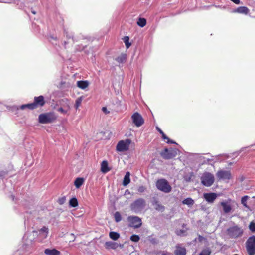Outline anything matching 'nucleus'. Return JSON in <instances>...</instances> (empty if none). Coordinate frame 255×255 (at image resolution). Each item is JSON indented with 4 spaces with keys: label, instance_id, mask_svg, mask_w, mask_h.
<instances>
[{
    "label": "nucleus",
    "instance_id": "14",
    "mask_svg": "<svg viewBox=\"0 0 255 255\" xmlns=\"http://www.w3.org/2000/svg\"><path fill=\"white\" fill-rule=\"evenodd\" d=\"M217 194L215 193H205L204 194V198L207 201L212 203L217 198Z\"/></svg>",
    "mask_w": 255,
    "mask_h": 255
},
{
    "label": "nucleus",
    "instance_id": "19",
    "mask_svg": "<svg viewBox=\"0 0 255 255\" xmlns=\"http://www.w3.org/2000/svg\"><path fill=\"white\" fill-rule=\"evenodd\" d=\"M110 168L108 167V164L107 161H103L101 164V171L103 173H107L110 171Z\"/></svg>",
    "mask_w": 255,
    "mask_h": 255
},
{
    "label": "nucleus",
    "instance_id": "15",
    "mask_svg": "<svg viewBox=\"0 0 255 255\" xmlns=\"http://www.w3.org/2000/svg\"><path fill=\"white\" fill-rule=\"evenodd\" d=\"M39 231V236L42 239H45L47 237L48 234L49 232V229L48 227L46 226H43L42 228L38 230Z\"/></svg>",
    "mask_w": 255,
    "mask_h": 255
},
{
    "label": "nucleus",
    "instance_id": "43",
    "mask_svg": "<svg viewBox=\"0 0 255 255\" xmlns=\"http://www.w3.org/2000/svg\"><path fill=\"white\" fill-rule=\"evenodd\" d=\"M162 136L164 139H168L167 143H173V141H170L169 138L167 137H166V135L164 133H163V134H162Z\"/></svg>",
    "mask_w": 255,
    "mask_h": 255
},
{
    "label": "nucleus",
    "instance_id": "46",
    "mask_svg": "<svg viewBox=\"0 0 255 255\" xmlns=\"http://www.w3.org/2000/svg\"><path fill=\"white\" fill-rule=\"evenodd\" d=\"M230 0L236 4H240V0Z\"/></svg>",
    "mask_w": 255,
    "mask_h": 255
},
{
    "label": "nucleus",
    "instance_id": "10",
    "mask_svg": "<svg viewBox=\"0 0 255 255\" xmlns=\"http://www.w3.org/2000/svg\"><path fill=\"white\" fill-rule=\"evenodd\" d=\"M233 201L231 199L223 201L220 202V205L222 207L223 211L224 213L228 214L232 210V203Z\"/></svg>",
    "mask_w": 255,
    "mask_h": 255
},
{
    "label": "nucleus",
    "instance_id": "3",
    "mask_svg": "<svg viewBox=\"0 0 255 255\" xmlns=\"http://www.w3.org/2000/svg\"><path fill=\"white\" fill-rule=\"evenodd\" d=\"M146 206V202L143 198H139L135 200L130 205V209L135 213L141 211Z\"/></svg>",
    "mask_w": 255,
    "mask_h": 255
},
{
    "label": "nucleus",
    "instance_id": "41",
    "mask_svg": "<svg viewBox=\"0 0 255 255\" xmlns=\"http://www.w3.org/2000/svg\"><path fill=\"white\" fill-rule=\"evenodd\" d=\"M192 175H190V176H185L184 177V180L186 181V182H189L191 181V177H192Z\"/></svg>",
    "mask_w": 255,
    "mask_h": 255
},
{
    "label": "nucleus",
    "instance_id": "25",
    "mask_svg": "<svg viewBox=\"0 0 255 255\" xmlns=\"http://www.w3.org/2000/svg\"><path fill=\"white\" fill-rule=\"evenodd\" d=\"M127 58V55L126 54H122L118 57L115 58V60H116L118 62L120 63H122L126 61Z\"/></svg>",
    "mask_w": 255,
    "mask_h": 255
},
{
    "label": "nucleus",
    "instance_id": "54",
    "mask_svg": "<svg viewBox=\"0 0 255 255\" xmlns=\"http://www.w3.org/2000/svg\"><path fill=\"white\" fill-rule=\"evenodd\" d=\"M32 13H33L34 14H35V12H34V11H33V12H32Z\"/></svg>",
    "mask_w": 255,
    "mask_h": 255
},
{
    "label": "nucleus",
    "instance_id": "28",
    "mask_svg": "<svg viewBox=\"0 0 255 255\" xmlns=\"http://www.w3.org/2000/svg\"><path fill=\"white\" fill-rule=\"evenodd\" d=\"M182 203L183 204L187 205L188 206H192L193 205L194 202V200L190 198H187L185 199H184Z\"/></svg>",
    "mask_w": 255,
    "mask_h": 255
},
{
    "label": "nucleus",
    "instance_id": "38",
    "mask_svg": "<svg viewBox=\"0 0 255 255\" xmlns=\"http://www.w3.org/2000/svg\"><path fill=\"white\" fill-rule=\"evenodd\" d=\"M65 201H66V197H62L61 198H60L58 200V202L60 205L63 204L65 202Z\"/></svg>",
    "mask_w": 255,
    "mask_h": 255
},
{
    "label": "nucleus",
    "instance_id": "29",
    "mask_svg": "<svg viewBox=\"0 0 255 255\" xmlns=\"http://www.w3.org/2000/svg\"><path fill=\"white\" fill-rule=\"evenodd\" d=\"M137 25L141 27H143L146 24V20L145 18H140L137 21Z\"/></svg>",
    "mask_w": 255,
    "mask_h": 255
},
{
    "label": "nucleus",
    "instance_id": "20",
    "mask_svg": "<svg viewBox=\"0 0 255 255\" xmlns=\"http://www.w3.org/2000/svg\"><path fill=\"white\" fill-rule=\"evenodd\" d=\"M174 253L175 255H186V251L184 248L177 246Z\"/></svg>",
    "mask_w": 255,
    "mask_h": 255
},
{
    "label": "nucleus",
    "instance_id": "5",
    "mask_svg": "<svg viewBox=\"0 0 255 255\" xmlns=\"http://www.w3.org/2000/svg\"><path fill=\"white\" fill-rule=\"evenodd\" d=\"M202 184L206 187L211 186L215 181L214 175L209 172H205L201 177Z\"/></svg>",
    "mask_w": 255,
    "mask_h": 255
},
{
    "label": "nucleus",
    "instance_id": "24",
    "mask_svg": "<svg viewBox=\"0 0 255 255\" xmlns=\"http://www.w3.org/2000/svg\"><path fill=\"white\" fill-rule=\"evenodd\" d=\"M84 180L83 178H77L74 181V185L76 188H79L83 184Z\"/></svg>",
    "mask_w": 255,
    "mask_h": 255
},
{
    "label": "nucleus",
    "instance_id": "51",
    "mask_svg": "<svg viewBox=\"0 0 255 255\" xmlns=\"http://www.w3.org/2000/svg\"><path fill=\"white\" fill-rule=\"evenodd\" d=\"M159 131H160V132L162 134H163V133H164L163 132V131H162V130H159Z\"/></svg>",
    "mask_w": 255,
    "mask_h": 255
},
{
    "label": "nucleus",
    "instance_id": "50",
    "mask_svg": "<svg viewBox=\"0 0 255 255\" xmlns=\"http://www.w3.org/2000/svg\"><path fill=\"white\" fill-rule=\"evenodd\" d=\"M119 246L121 248H123V247H124V245L123 244H119Z\"/></svg>",
    "mask_w": 255,
    "mask_h": 255
},
{
    "label": "nucleus",
    "instance_id": "4",
    "mask_svg": "<svg viewBox=\"0 0 255 255\" xmlns=\"http://www.w3.org/2000/svg\"><path fill=\"white\" fill-rule=\"evenodd\" d=\"M56 117L54 113L50 112L39 115V122L41 124L50 123L55 120Z\"/></svg>",
    "mask_w": 255,
    "mask_h": 255
},
{
    "label": "nucleus",
    "instance_id": "31",
    "mask_svg": "<svg viewBox=\"0 0 255 255\" xmlns=\"http://www.w3.org/2000/svg\"><path fill=\"white\" fill-rule=\"evenodd\" d=\"M249 198V196H245L244 197H243L241 199V203L243 205V206L249 209V206L247 205V200Z\"/></svg>",
    "mask_w": 255,
    "mask_h": 255
},
{
    "label": "nucleus",
    "instance_id": "18",
    "mask_svg": "<svg viewBox=\"0 0 255 255\" xmlns=\"http://www.w3.org/2000/svg\"><path fill=\"white\" fill-rule=\"evenodd\" d=\"M105 245L106 249H116L119 247L118 243L111 241L106 242Z\"/></svg>",
    "mask_w": 255,
    "mask_h": 255
},
{
    "label": "nucleus",
    "instance_id": "45",
    "mask_svg": "<svg viewBox=\"0 0 255 255\" xmlns=\"http://www.w3.org/2000/svg\"><path fill=\"white\" fill-rule=\"evenodd\" d=\"M198 239L199 242H202L203 240L205 239V238L201 235H199Z\"/></svg>",
    "mask_w": 255,
    "mask_h": 255
},
{
    "label": "nucleus",
    "instance_id": "32",
    "mask_svg": "<svg viewBox=\"0 0 255 255\" xmlns=\"http://www.w3.org/2000/svg\"><path fill=\"white\" fill-rule=\"evenodd\" d=\"M82 100H83L82 97H80L76 99V102H75V108L76 109H78L79 107L80 106V105L82 103Z\"/></svg>",
    "mask_w": 255,
    "mask_h": 255
},
{
    "label": "nucleus",
    "instance_id": "44",
    "mask_svg": "<svg viewBox=\"0 0 255 255\" xmlns=\"http://www.w3.org/2000/svg\"><path fill=\"white\" fill-rule=\"evenodd\" d=\"M102 110V111L105 114H108L109 113V111H108L106 107H103Z\"/></svg>",
    "mask_w": 255,
    "mask_h": 255
},
{
    "label": "nucleus",
    "instance_id": "11",
    "mask_svg": "<svg viewBox=\"0 0 255 255\" xmlns=\"http://www.w3.org/2000/svg\"><path fill=\"white\" fill-rule=\"evenodd\" d=\"M131 118L133 123L138 127H140L144 123V120L142 117L137 112L134 113Z\"/></svg>",
    "mask_w": 255,
    "mask_h": 255
},
{
    "label": "nucleus",
    "instance_id": "1",
    "mask_svg": "<svg viewBox=\"0 0 255 255\" xmlns=\"http://www.w3.org/2000/svg\"><path fill=\"white\" fill-rule=\"evenodd\" d=\"M227 234L232 238H237L243 234V229L237 225L229 227L227 230Z\"/></svg>",
    "mask_w": 255,
    "mask_h": 255
},
{
    "label": "nucleus",
    "instance_id": "16",
    "mask_svg": "<svg viewBox=\"0 0 255 255\" xmlns=\"http://www.w3.org/2000/svg\"><path fill=\"white\" fill-rule=\"evenodd\" d=\"M44 103L45 102L44 100V97L42 96L35 97L33 104H35V108L37 107V106H43Z\"/></svg>",
    "mask_w": 255,
    "mask_h": 255
},
{
    "label": "nucleus",
    "instance_id": "9",
    "mask_svg": "<svg viewBox=\"0 0 255 255\" xmlns=\"http://www.w3.org/2000/svg\"><path fill=\"white\" fill-rule=\"evenodd\" d=\"M216 176L219 180H229L232 179V174L230 171L220 170L218 171Z\"/></svg>",
    "mask_w": 255,
    "mask_h": 255
},
{
    "label": "nucleus",
    "instance_id": "49",
    "mask_svg": "<svg viewBox=\"0 0 255 255\" xmlns=\"http://www.w3.org/2000/svg\"><path fill=\"white\" fill-rule=\"evenodd\" d=\"M71 236L73 237V239L72 240V241H74L75 239V237L73 233H71Z\"/></svg>",
    "mask_w": 255,
    "mask_h": 255
},
{
    "label": "nucleus",
    "instance_id": "6",
    "mask_svg": "<svg viewBox=\"0 0 255 255\" xmlns=\"http://www.w3.org/2000/svg\"><path fill=\"white\" fill-rule=\"evenodd\" d=\"M246 248L249 255H255V236L250 237L246 242Z\"/></svg>",
    "mask_w": 255,
    "mask_h": 255
},
{
    "label": "nucleus",
    "instance_id": "37",
    "mask_svg": "<svg viewBox=\"0 0 255 255\" xmlns=\"http://www.w3.org/2000/svg\"><path fill=\"white\" fill-rule=\"evenodd\" d=\"M211 251L209 249H205L201 251L199 255H210Z\"/></svg>",
    "mask_w": 255,
    "mask_h": 255
},
{
    "label": "nucleus",
    "instance_id": "2",
    "mask_svg": "<svg viewBox=\"0 0 255 255\" xmlns=\"http://www.w3.org/2000/svg\"><path fill=\"white\" fill-rule=\"evenodd\" d=\"M157 188L165 193H168L171 191L172 187L169 182L165 179H158L156 182Z\"/></svg>",
    "mask_w": 255,
    "mask_h": 255
},
{
    "label": "nucleus",
    "instance_id": "47",
    "mask_svg": "<svg viewBox=\"0 0 255 255\" xmlns=\"http://www.w3.org/2000/svg\"><path fill=\"white\" fill-rule=\"evenodd\" d=\"M65 108L66 109L65 110H67V111L70 109V107L69 104H67Z\"/></svg>",
    "mask_w": 255,
    "mask_h": 255
},
{
    "label": "nucleus",
    "instance_id": "27",
    "mask_svg": "<svg viewBox=\"0 0 255 255\" xmlns=\"http://www.w3.org/2000/svg\"><path fill=\"white\" fill-rule=\"evenodd\" d=\"M27 108L29 109H34L35 108V104L33 103L22 105L20 106V109L24 110L25 108Z\"/></svg>",
    "mask_w": 255,
    "mask_h": 255
},
{
    "label": "nucleus",
    "instance_id": "23",
    "mask_svg": "<svg viewBox=\"0 0 255 255\" xmlns=\"http://www.w3.org/2000/svg\"><path fill=\"white\" fill-rule=\"evenodd\" d=\"M236 11L239 13L247 14L249 12V9L245 6H241L236 9Z\"/></svg>",
    "mask_w": 255,
    "mask_h": 255
},
{
    "label": "nucleus",
    "instance_id": "53",
    "mask_svg": "<svg viewBox=\"0 0 255 255\" xmlns=\"http://www.w3.org/2000/svg\"><path fill=\"white\" fill-rule=\"evenodd\" d=\"M11 197H12V199L13 200V199H14V197H13V196H11Z\"/></svg>",
    "mask_w": 255,
    "mask_h": 255
},
{
    "label": "nucleus",
    "instance_id": "40",
    "mask_svg": "<svg viewBox=\"0 0 255 255\" xmlns=\"http://www.w3.org/2000/svg\"><path fill=\"white\" fill-rule=\"evenodd\" d=\"M145 190V188L143 186H141L138 188V191L140 193L143 192Z\"/></svg>",
    "mask_w": 255,
    "mask_h": 255
},
{
    "label": "nucleus",
    "instance_id": "17",
    "mask_svg": "<svg viewBox=\"0 0 255 255\" xmlns=\"http://www.w3.org/2000/svg\"><path fill=\"white\" fill-rule=\"evenodd\" d=\"M44 253L47 255H60V252L55 249H46L44 250Z\"/></svg>",
    "mask_w": 255,
    "mask_h": 255
},
{
    "label": "nucleus",
    "instance_id": "48",
    "mask_svg": "<svg viewBox=\"0 0 255 255\" xmlns=\"http://www.w3.org/2000/svg\"><path fill=\"white\" fill-rule=\"evenodd\" d=\"M161 255H168L167 252H163Z\"/></svg>",
    "mask_w": 255,
    "mask_h": 255
},
{
    "label": "nucleus",
    "instance_id": "13",
    "mask_svg": "<svg viewBox=\"0 0 255 255\" xmlns=\"http://www.w3.org/2000/svg\"><path fill=\"white\" fill-rule=\"evenodd\" d=\"M152 204L154 206V209L157 211L163 212L164 210V206L161 204L155 198H153Z\"/></svg>",
    "mask_w": 255,
    "mask_h": 255
},
{
    "label": "nucleus",
    "instance_id": "7",
    "mask_svg": "<svg viewBox=\"0 0 255 255\" xmlns=\"http://www.w3.org/2000/svg\"><path fill=\"white\" fill-rule=\"evenodd\" d=\"M128 225L134 228H139L142 225L141 219L138 216H130L127 218Z\"/></svg>",
    "mask_w": 255,
    "mask_h": 255
},
{
    "label": "nucleus",
    "instance_id": "30",
    "mask_svg": "<svg viewBox=\"0 0 255 255\" xmlns=\"http://www.w3.org/2000/svg\"><path fill=\"white\" fill-rule=\"evenodd\" d=\"M69 205L73 207L77 206L78 205L77 199L76 198L71 199L69 201Z\"/></svg>",
    "mask_w": 255,
    "mask_h": 255
},
{
    "label": "nucleus",
    "instance_id": "26",
    "mask_svg": "<svg viewBox=\"0 0 255 255\" xmlns=\"http://www.w3.org/2000/svg\"><path fill=\"white\" fill-rule=\"evenodd\" d=\"M109 237L113 240H117L120 238V234L116 232L111 231L109 233Z\"/></svg>",
    "mask_w": 255,
    "mask_h": 255
},
{
    "label": "nucleus",
    "instance_id": "36",
    "mask_svg": "<svg viewBox=\"0 0 255 255\" xmlns=\"http://www.w3.org/2000/svg\"><path fill=\"white\" fill-rule=\"evenodd\" d=\"M249 228L252 232H255V223L254 222H251L250 223Z\"/></svg>",
    "mask_w": 255,
    "mask_h": 255
},
{
    "label": "nucleus",
    "instance_id": "21",
    "mask_svg": "<svg viewBox=\"0 0 255 255\" xmlns=\"http://www.w3.org/2000/svg\"><path fill=\"white\" fill-rule=\"evenodd\" d=\"M89 82L87 81H78L77 82V86L82 89H85L89 86Z\"/></svg>",
    "mask_w": 255,
    "mask_h": 255
},
{
    "label": "nucleus",
    "instance_id": "33",
    "mask_svg": "<svg viewBox=\"0 0 255 255\" xmlns=\"http://www.w3.org/2000/svg\"><path fill=\"white\" fill-rule=\"evenodd\" d=\"M129 38L128 36H125L123 38L124 42L127 48H128L131 46V43L129 42Z\"/></svg>",
    "mask_w": 255,
    "mask_h": 255
},
{
    "label": "nucleus",
    "instance_id": "52",
    "mask_svg": "<svg viewBox=\"0 0 255 255\" xmlns=\"http://www.w3.org/2000/svg\"><path fill=\"white\" fill-rule=\"evenodd\" d=\"M33 232H34V233H37V231H33Z\"/></svg>",
    "mask_w": 255,
    "mask_h": 255
},
{
    "label": "nucleus",
    "instance_id": "8",
    "mask_svg": "<svg viewBox=\"0 0 255 255\" xmlns=\"http://www.w3.org/2000/svg\"><path fill=\"white\" fill-rule=\"evenodd\" d=\"M131 143V141L129 139L120 141L116 146L117 150L120 152H124L128 150Z\"/></svg>",
    "mask_w": 255,
    "mask_h": 255
},
{
    "label": "nucleus",
    "instance_id": "42",
    "mask_svg": "<svg viewBox=\"0 0 255 255\" xmlns=\"http://www.w3.org/2000/svg\"><path fill=\"white\" fill-rule=\"evenodd\" d=\"M58 111L59 112H60L63 114H66L67 112V110H66L65 109H64L63 108L60 107L58 109Z\"/></svg>",
    "mask_w": 255,
    "mask_h": 255
},
{
    "label": "nucleus",
    "instance_id": "39",
    "mask_svg": "<svg viewBox=\"0 0 255 255\" xmlns=\"http://www.w3.org/2000/svg\"><path fill=\"white\" fill-rule=\"evenodd\" d=\"M186 231V230H178L176 231V234L178 235H182Z\"/></svg>",
    "mask_w": 255,
    "mask_h": 255
},
{
    "label": "nucleus",
    "instance_id": "35",
    "mask_svg": "<svg viewBox=\"0 0 255 255\" xmlns=\"http://www.w3.org/2000/svg\"><path fill=\"white\" fill-rule=\"evenodd\" d=\"M130 240L134 242H138L140 240V237L138 235H132L130 238Z\"/></svg>",
    "mask_w": 255,
    "mask_h": 255
},
{
    "label": "nucleus",
    "instance_id": "12",
    "mask_svg": "<svg viewBox=\"0 0 255 255\" xmlns=\"http://www.w3.org/2000/svg\"><path fill=\"white\" fill-rule=\"evenodd\" d=\"M163 158L166 159H171L175 157L177 155V151L176 150L170 149L168 150L165 148L164 151L161 153Z\"/></svg>",
    "mask_w": 255,
    "mask_h": 255
},
{
    "label": "nucleus",
    "instance_id": "22",
    "mask_svg": "<svg viewBox=\"0 0 255 255\" xmlns=\"http://www.w3.org/2000/svg\"><path fill=\"white\" fill-rule=\"evenodd\" d=\"M130 182V173L128 171L126 172V175L124 176V180L123 181V185L124 186L128 185Z\"/></svg>",
    "mask_w": 255,
    "mask_h": 255
},
{
    "label": "nucleus",
    "instance_id": "34",
    "mask_svg": "<svg viewBox=\"0 0 255 255\" xmlns=\"http://www.w3.org/2000/svg\"><path fill=\"white\" fill-rule=\"evenodd\" d=\"M115 220L116 222H119L122 220L120 213L119 212H116L114 214Z\"/></svg>",
    "mask_w": 255,
    "mask_h": 255
}]
</instances>
